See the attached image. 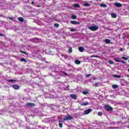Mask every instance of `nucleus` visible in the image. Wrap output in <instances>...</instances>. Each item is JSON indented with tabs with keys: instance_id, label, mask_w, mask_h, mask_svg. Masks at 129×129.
Listing matches in <instances>:
<instances>
[{
	"instance_id": "1",
	"label": "nucleus",
	"mask_w": 129,
	"mask_h": 129,
	"mask_svg": "<svg viewBox=\"0 0 129 129\" xmlns=\"http://www.w3.org/2000/svg\"><path fill=\"white\" fill-rule=\"evenodd\" d=\"M88 29L91 31H97V30H98V26H90L88 28Z\"/></svg>"
},
{
	"instance_id": "2",
	"label": "nucleus",
	"mask_w": 129,
	"mask_h": 129,
	"mask_svg": "<svg viewBox=\"0 0 129 129\" xmlns=\"http://www.w3.org/2000/svg\"><path fill=\"white\" fill-rule=\"evenodd\" d=\"M72 119H73L72 116H66L63 118V120L66 121L67 120H71Z\"/></svg>"
},
{
	"instance_id": "3",
	"label": "nucleus",
	"mask_w": 129,
	"mask_h": 129,
	"mask_svg": "<svg viewBox=\"0 0 129 129\" xmlns=\"http://www.w3.org/2000/svg\"><path fill=\"white\" fill-rule=\"evenodd\" d=\"M105 109H106L107 111H112V110H113V108L109 105H105Z\"/></svg>"
},
{
	"instance_id": "4",
	"label": "nucleus",
	"mask_w": 129,
	"mask_h": 129,
	"mask_svg": "<svg viewBox=\"0 0 129 129\" xmlns=\"http://www.w3.org/2000/svg\"><path fill=\"white\" fill-rule=\"evenodd\" d=\"M114 61H115V62H121V63H122L123 64H125L126 63V62L124 60H119V58H114Z\"/></svg>"
},
{
	"instance_id": "5",
	"label": "nucleus",
	"mask_w": 129,
	"mask_h": 129,
	"mask_svg": "<svg viewBox=\"0 0 129 129\" xmlns=\"http://www.w3.org/2000/svg\"><path fill=\"white\" fill-rule=\"evenodd\" d=\"M92 111V109H88L84 111V114H89Z\"/></svg>"
},
{
	"instance_id": "6",
	"label": "nucleus",
	"mask_w": 129,
	"mask_h": 129,
	"mask_svg": "<svg viewBox=\"0 0 129 129\" xmlns=\"http://www.w3.org/2000/svg\"><path fill=\"white\" fill-rule=\"evenodd\" d=\"M26 106H27L28 107H30V106L34 107V106H36V104L33 103H27L26 104Z\"/></svg>"
},
{
	"instance_id": "7",
	"label": "nucleus",
	"mask_w": 129,
	"mask_h": 129,
	"mask_svg": "<svg viewBox=\"0 0 129 129\" xmlns=\"http://www.w3.org/2000/svg\"><path fill=\"white\" fill-rule=\"evenodd\" d=\"M70 23L72 25H79L80 24V22L76 21H72Z\"/></svg>"
},
{
	"instance_id": "8",
	"label": "nucleus",
	"mask_w": 129,
	"mask_h": 129,
	"mask_svg": "<svg viewBox=\"0 0 129 129\" xmlns=\"http://www.w3.org/2000/svg\"><path fill=\"white\" fill-rule=\"evenodd\" d=\"M114 6L117 8H121L122 7V5L120 3H114Z\"/></svg>"
},
{
	"instance_id": "9",
	"label": "nucleus",
	"mask_w": 129,
	"mask_h": 129,
	"mask_svg": "<svg viewBox=\"0 0 129 129\" xmlns=\"http://www.w3.org/2000/svg\"><path fill=\"white\" fill-rule=\"evenodd\" d=\"M70 97L74 99V100H76L77 99V96L74 94L70 95Z\"/></svg>"
},
{
	"instance_id": "10",
	"label": "nucleus",
	"mask_w": 129,
	"mask_h": 129,
	"mask_svg": "<svg viewBox=\"0 0 129 129\" xmlns=\"http://www.w3.org/2000/svg\"><path fill=\"white\" fill-rule=\"evenodd\" d=\"M13 88H14V89H15V90H18V89H19V88H20V87L19 86V85H17V84H15L13 85L12 86Z\"/></svg>"
},
{
	"instance_id": "11",
	"label": "nucleus",
	"mask_w": 129,
	"mask_h": 129,
	"mask_svg": "<svg viewBox=\"0 0 129 129\" xmlns=\"http://www.w3.org/2000/svg\"><path fill=\"white\" fill-rule=\"evenodd\" d=\"M89 104V103L88 101H85L84 102H82L81 103V105L82 106H84L85 105H88Z\"/></svg>"
},
{
	"instance_id": "12",
	"label": "nucleus",
	"mask_w": 129,
	"mask_h": 129,
	"mask_svg": "<svg viewBox=\"0 0 129 129\" xmlns=\"http://www.w3.org/2000/svg\"><path fill=\"white\" fill-rule=\"evenodd\" d=\"M62 120H59L58 121V125L59 127L62 128L63 127V123Z\"/></svg>"
},
{
	"instance_id": "13",
	"label": "nucleus",
	"mask_w": 129,
	"mask_h": 129,
	"mask_svg": "<svg viewBox=\"0 0 129 129\" xmlns=\"http://www.w3.org/2000/svg\"><path fill=\"white\" fill-rule=\"evenodd\" d=\"M79 51L80 52H84V47L81 46L79 47Z\"/></svg>"
},
{
	"instance_id": "14",
	"label": "nucleus",
	"mask_w": 129,
	"mask_h": 129,
	"mask_svg": "<svg viewBox=\"0 0 129 129\" xmlns=\"http://www.w3.org/2000/svg\"><path fill=\"white\" fill-rule=\"evenodd\" d=\"M18 20L19 22H21V23H23V22H24V18H23L22 17H19L18 18Z\"/></svg>"
},
{
	"instance_id": "15",
	"label": "nucleus",
	"mask_w": 129,
	"mask_h": 129,
	"mask_svg": "<svg viewBox=\"0 0 129 129\" xmlns=\"http://www.w3.org/2000/svg\"><path fill=\"white\" fill-rule=\"evenodd\" d=\"M105 42L106 44H110V40L108 39H105Z\"/></svg>"
},
{
	"instance_id": "16",
	"label": "nucleus",
	"mask_w": 129,
	"mask_h": 129,
	"mask_svg": "<svg viewBox=\"0 0 129 129\" xmlns=\"http://www.w3.org/2000/svg\"><path fill=\"white\" fill-rule=\"evenodd\" d=\"M75 64H77V65H79V64H80V63H81V62L79 60H75Z\"/></svg>"
},
{
	"instance_id": "17",
	"label": "nucleus",
	"mask_w": 129,
	"mask_h": 129,
	"mask_svg": "<svg viewBox=\"0 0 129 129\" xmlns=\"http://www.w3.org/2000/svg\"><path fill=\"white\" fill-rule=\"evenodd\" d=\"M74 8H80V5L78 4H76L74 6Z\"/></svg>"
},
{
	"instance_id": "18",
	"label": "nucleus",
	"mask_w": 129,
	"mask_h": 129,
	"mask_svg": "<svg viewBox=\"0 0 129 129\" xmlns=\"http://www.w3.org/2000/svg\"><path fill=\"white\" fill-rule=\"evenodd\" d=\"M111 17L113 18V19H115L116 18V15L114 13H111Z\"/></svg>"
},
{
	"instance_id": "19",
	"label": "nucleus",
	"mask_w": 129,
	"mask_h": 129,
	"mask_svg": "<svg viewBox=\"0 0 129 129\" xmlns=\"http://www.w3.org/2000/svg\"><path fill=\"white\" fill-rule=\"evenodd\" d=\"M72 19H73V20H76V19H77V16H76V15H72Z\"/></svg>"
},
{
	"instance_id": "20",
	"label": "nucleus",
	"mask_w": 129,
	"mask_h": 129,
	"mask_svg": "<svg viewBox=\"0 0 129 129\" xmlns=\"http://www.w3.org/2000/svg\"><path fill=\"white\" fill-rule=\"evenodd\" d=\"M113 77H115V78H120V77H121V76L120 75H114L113 76Z\"/></svg>"
},
{
	"instance_id": "21",
	"label": "nucleus",
	"mask_w": 129,
	"mask_h": 129,
	"mask_svg": "<svg viewBox=\"0 0 129 129\" xmlns=\"http://www.w3.org/2000/svg\"><path fill=\"white\" fill-rule=\"evenodd\" d=\"M21 62H25V63H27V60L24 58H21Z\"/></svg>"
},
{
	"instance_id": "22",
	"label": "nucleus",
	"mask_w": 129,
	"mask_h": 129,
	"mask_svg": "<svg viewBox=\"0 0 129 129\" xmlns=\"http://www.w3.org/2000/svg\"><path fill=\"white\" fill-rule=\"evenodd\" d=\"M91 58H99V56L98 55H91Z\"/></svg>"
},
{
	"instance_id": "23",
	"label": "nucleus",
	"mask_w": 129,
	"mask_h": 129,
	"mask_svg": "<svg viewBox=\"0 0 129 129\" xmlns=\"http://www.w3.org/2000/svg\"><path fill=\"white\" fill-rule=\"evenodd\" d=\"M54 27L55 28H59V24L58 23H55L54 24Z\"/></svg>"
},
{
	"instance_id": "24",
	"label": "nucleus",
	"mask_w": 129,
	"mask_h": 129,
	"mask_svg": "<svg viewBox=\"0 0 129 129\" xmlns=\"http://www.w3.org/2000/svg\"><path fill=\"white\" fill-rule=\"evenodd\" d=\"M100 6L102 7V8H106V5L104 4H101Z\"/></svg>"
},
{
	"instance_id": "25",
	"label": "nucleus",
	"mask_w": 129,
	"mask_h": 129,
	"mask_svg": "<svg viewBox=\"0 0 129 129\" xmlns=\"http://www.w3.org/2000/svg\"><path fill=\"white\" fill-rule=\"evenodd\" d=\"M118 86L117 85H112V88H113L114 89H115V88H117Z\"/></svg>"
},
{
	"instance_id": "26",
	"label": "nucleus",
	"mask_w": 129,
	"mask_h": 129,
	"mask_svg": "<svg viewBox=\"0 0 129 129\" xmlns=\"http://www.w3.org/2000/svg\"><path fill=\"white\" fill-rule=\"evenodd\" d=\"M84 6H85V7H89V6H90V4L89 3H85L84 4Z\"/></svg>"
},
{
	"instance_id": "27",
	"label": "nucleus",
	"mask_w": 129,
	"mask_h": 129,
	"mask_svg": "<svg viewBox=\"0 0 129 129\" xmlns=\"http://www.w3.org/2000/svg\"><path fill=\"white\" fill-rule=\"evenodd\" d=\"M108 63H109V64H110L111 65H112L113 64V61L112 60H108Z\"/></svg>"
},
{
	"instance_id": "28",
	"label": "nucleus",
	"mask_w": 129,
	"mask_h": 129,
	"mask_svg": "<svg viewBox=\"0 0 129 129\" xmlns=\"http://www.w3.org/2000/svg\"><path fill=\"white\" fill-rule=\"evenodd\" d=\"M69 52L72 53V47H69Z\"/></svg>"
},
{
	"instance_id": "29",
	"label": "nucleus",
	"mask_w": 129,
	"mask_h": 129,
	"mask_svg": "<svg viewBox=\"0 0 129 129\" xmlns=\"http://www.w3.org/2000/svg\"><path fill=\"white\" fill-rule=\"evenodd\" d=\"M75 31H76V29L75 28H72L70 29L71 32H75Z\"/></svg>"
},
{
	"instance_id": "30",
	"label": "nucleus",
	"mask_w": 129,
	"mask_h": 129,
	"mask_svg": "<svg viewBox=\"0 0 129 129\" xmlns=\"http://www.w3.org/2000/svg\"><path fill=\"white\" fill-rule=\"evenodd\" d=\"M83 94H85V95L88 94V92L86 91H84V92H83Z\"/></svg>"
},
{
	"instance_id": "31",
	"label": "nucleus",
	"mask_w": 129,
	"mask_h": 129,
	"mask_svg": "<svg viewBox=\"0 0 129 129\" xmlns=\"http://www.w3.org/2000/svg\"><path fill=\"white\" fill-rule=\"evenodd\" d=\"M94 86L97 87L98 86V83H95Z\"/></svg>"
},
{
	"instance_id": "32",
	"label": "nucleus",
	"mask_w": 129,
	"mask_h": 129,
	"mask_svg": "<svg viewBox=\"0 0 129 129\" xmlns=\"http://www.w3.org/2000/svg\"><path fill=\"white\" fill-rule=\"evenodd\" d=\"M98 115H99L100 116H101V115H102V112H99L98 113Z\"/></svg>"
},
{
	"instance_id": "33",
	"label": "nucleus",
	"mask_w": 129,
	"mask_h": 129,
	"mask_svg": "<svg viewBox=\"0 0 129 129\" xmlns=\"http://www.w3.org/2000/svg\"><path fill=\"white\" fill-rule=\"evenodd\" d=\"M122 59H123V60H127V58L124 57V56H122Z\"/></svg>"
},
{
	"instance_id": "34",
	"label": "nucleus",
	"mask_w": 129,
	"mask_h": 129,
	"mask_svg": "<svg viewBox=\"0 0 129 129\" xmlns=\"http://www.w3.org/2000/svg\"><path fill=\"white\" fill-rule=\"evenodd\" d=\"M92 76V75H91V74H89V75H86V77H89V76Z\"/></svg>"
},
{
	"instance_id": "35",
	"label": "nucleus",
	"mask_w": 129,
	"mask_h": 129,
	"mask_svg": "<svg viewBox=\"0 0 129 129\" xmlns=\"http://www.w3.org/2000/svg\"><path fill=\"white\" fill-rule=\"evenodd\" d=\"M8 18L9 19V20H11V21H14V19L13 18V17H8Z\"/></svg>"
},
{
	"instance_id": "36",
	"label": "nucleus",
	"mask_w": 129,
	"mask_h": 129,
	"mask_svg": "<svg viewBox=\"0 0 129 129\" xmlns=\"http://www.w3.org/2000/svg\"><path fill=\"white\" fill-rule=\"evenodd\" d=\"M119 51H123V48H119Z\"/></svg>"
},
{
	"instance_id": "37",
	"label": "nucleus",
	"mask_w": 129,
	"mask_h": 129,
	"mask_svg": "<svg viewBox=\"0 0 129 129\" xmlns=\"http://www.w3.org/2000/svg\"><path fill=\"white\" fill-rule=\"evenodd\" d=\"M36 7L37 8H41V7H42V6H41V5H37V6H36Z\"/></svg>"
},
{
	"instance_id": "38",
	"label": "nucleus",
	"mask_w": 129,
	"mask_h": 129,
	"mask_svg": "<svg viewBox=\"0 0 129 129\" xmlns=\"http://www.w3.org/2000/svg\"><path fill=\"white\" fill-rule=\"evenodd\" d=\"M20 52H21V53H23V54H26V52H25V51H20Z\"/></svg>"
},
{
	"instance_id": "39",
	"label": "nucleus",
	"mask_w": 129,
	"mask_h": 129,
	"mask_svg": "<svg viewBox=\"0 0 129 129\" xmlns=\"http://www.w3.org/2000/svg\"><path fill=\"white\" fill-rule=\"evenodd\" d=\"M14 81V80H9V82H13Z\"/></svg>"
},
{
	"instance_id": "40",
	"label": "nucleus",
	"mask_w": 129,
	"mask_h": 129,
	"mask_svg": "<svg viewBox=\"0 0 129 129\" xmlns=\"http://www.w3.org/2000/svg\"><path fill=\"white\" fill-rule=\"evenodd\" d=\"M63 74H64V75H66L67 76H68V74H67L66 73H63Z\"/></svg>"
},
{
	"instance_id": "41",
	"label": "nucleus",
	"mask_w": 129,
	"mask_h": 129,
	"mask_svg": "<svg viewBox=\"0 0 129 129\" xmlns=\"http://www.w3.org/2000/svg\"><path fill=\"white\" fill-rule=\"evenodd\" d=\"M35 4V2L34 1H32L31 3V5H34Z\"/></svg>"
},
{
	"instance_id": "42",
	"label": "nucleus",
	"mask_w": 129,
	"mask_h": 129,
	"mask_svg": "<svg viewBox=\"0 0 129 129\" xmlns=\"http://www.w3.org/2000/svg\"><path fill=\"white\" fill-rule=\"evenodd\" d=\"M0 36H1V37H3V34H2L0 33Z\"/></svg>"
},
{
	"instance_id": "43",
	"label": "nucleus",
	"mask_w": 129,
	"mask_h": 129,
	"mask_svg": "<svg viewBox=\"0 0 129 129\" xmlns=\"http://www.w3.org/2000/svg\"><path fill=\"white\" fill-rule=\"evenodd\" d=\"M96 79V78H93V80H95Z\"/></svg>"
},
{
	"instance_id": "44",
	"label": "nucleus",
	"mask_w": 129,
	"mask_h": 129,
	"mask_svg": "<svg viewBox=\"0 0 129 129\" xmlns=\"http://www.w3.org/2000/svg\"><path fill=\"white\" fill-rule=\"evenodd\" d=\"M128 72H129V69H128Z\"/></svg>"
},
{
	"instance_id": "45",
	"label": "nucleus",
	"mask_w": 129,
	"mask_h": 129,
	"mask_svg": "<svg viewBox=\"0 0 129 129\" xmlns=\"http://www.w3.org/2000/svg\"><path fill=\"white\" fill-rule=\"evenodd\" d=\"M127 127H129V125H128V126H127Z\"/></svg>"
},
{
	"instance_id": "46",
	"label": "nucleus",
	"mask_w": 129,
	"mask_h": 129,
	"mask_svg": "<svg viewBox=\"0 0 129 129\" xmlns=\"http://www.w3.org/2000/svg\"><path fill=\"white\" fill-rule=\"evenodd\" d=\"M128 62H129V60H128Z\"/></svg>"
}]
</instances>
